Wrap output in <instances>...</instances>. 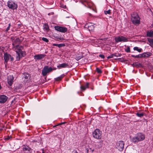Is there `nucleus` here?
<instances>
[{"mask_svg":"<svg viewBox=\"0 0 153 153\" xmlns=\"http://www.w3.org/2000/svg\"><path fill=\"white\" fill-rule=\"evenodd\" d=\"M21 42V41L19 39L17 38L13 42L12 44L13 49L15 51L16 53V59L17 61H19L21 58L26 55L25 52L22 51L23 49V47L19 45Z\"/></svg>","mask_w":153,"mask_h":153,"instance_id":"obj_1","label":"nucleus"},{"mask_svg":"<svg viewBox=\"0 0 153 153\" xmlns=\"http://www.w3.org/2000/svg\"><path fill=\"white\" fill-rule=\"evenodd\" d=\"M68 54L72 58H75L78 61L83 57V56L81 54H76L74 52L73 48L72 46L68 44Z\"/></svg>","mask_w":153,"mask_h":153,"instance_id":"obj_2","label":"nucleus"},{"mask_svg":"<svg viewBox=\"0 0 153 153\" xmlns=\"http://www.w3.org/2000/svg\"><path fill=\"white\" fill-rule=\"evenodd\" d=\"M145 138V135L141 133H139L134 137H133L131 140L132 142L134 143H136L143 140Z\"/></svg>","mask_w":153,"mask_h":153,"instance_id":"obj_3","label":"nucleus"},{"mask_svg":"<svg viewBox=\"0 0 153 153\" xmlns=\"http://www.w3.org/2000/svg\"><path fill=\"white\" fill-rule=\"evenodd\" d=\"M131 21L135 25H138L140 23V18L137 13H133L131 15Z\"/></svg>","mask_w":153,"mask_h":153,"instance_id":"obj_4","label":"nucleus"},{"mask_svg":"<svg viewBox=\"0 0 153 153\" xmlns=\"http://www.w3.org/2000/svg\"><path fill=\"white\" fill-rule=\"evenodd\" d=\"M53 70L51 67L49 68L48 66H44L42 70V74L43 76H46L47 74L52 72Z\"/></svg>","mask_w":153,"mask_h":153,"instance_id":"obj_5","label":"nucleus"},{"mask_svg":"<svg viewBox=\"0 0 153 153\" xmlns=\"http://www.w3.org/2000/svg\"><path fill=\"white\" fill-rule=\"evenodd\" d=\"M92 135L95 138L100 139L101 137V131L99 129H96L93 132Z\"/></svg>","mask_w":153,"mask_h":153,"instance_id":"obj_6","label":"nucleus"},{"mask_svg":"<svg viewBox=\"0 0 153 153\" xmlns=\"http://www.w3.org/2000/svg\"><path fill=\"white\" fill-rule=\"evenodd\" d=\"M124 143L123 141L120 140L117 142L115 145V147L120 151H122L124 148Z\"/></svg>","mask_w":153,"mask_h":153,"instance_id":"obj_7","label":"nucleus"},{"mask_svg":"<svg viewBox=\"0 0 153 153\" xmlns=\"http://www.w3.org/2000/svg\"><path fill=\"white\" fill-rule=\"evenodd\" d=\"M116 42H126L128 41V39L123 36H120L115 37L114 38Z\"/></svg>","mask_w":153,"mask_h":153,"instance_id":"obj_8","label":"nucleus"},{"mask_svg":"<svg viewBox=\"0 0 153 153\" xmlns=\"http://www.w3.org/2000/svg\"><path fill=\"white\" fill-rule=\"evenodd\" d=\"M7 6L10 9H16L17 8V5L12 1H8L7 2Z\"/></svg>","mask_w":153,"mask_h":153,"instance_id":"obj_9","label":"nucleus"},{"mask_svg":"<svg viewBox=\"0 0 153 153\" xmlns=\"http://www.w3.org/2000/svg\"><path fill=\"white\" fill-rule=\"evenodd\" d=\"M54 28L55 30L62 33H64L67 30L66 28L58 26H55Z\"/></svg>","mask_w":153,"mask_h":153,"instance_id":"obj_10","label":"nucleus"},{"mask_svg":"<svg viewBox=\"0 0 153 153\" xmlns=\"http://www.w3.org/2000/svg\"><path fill=\"white\" fill-rule=\"evenodd\" d=\"M22 150L25 153H31L32 152V149L27 145L23 146Z\"/></svg>","mask_w":153,"mask_h":153,"instance_id":"obj_11","label":"nucleus"},{"mask_svg":"<svg viewBox=\"0 0 153 153\" xmlns=\"http://www.w3.org/2000/svg\"><path fill=\"white\" fill-rule=\"evenodd\" d=\"M85 27L87 28L89 31L92 30L94 28V24L92 23L89 22L85 25Z\"/></svg>","mask_w":153,"mask_h":153,"instance_id":"obj_12","label":"nucleus"},{"mask_svg":"<svg viewBox=\"0 0 153 153\" xmlns=\"http://www.w3.org/2000/svg\"><path fill=\"white\" fill-rule=\"evenodd\" d=\"M8 97L4 95H0V103L2 104L5 102L7 100Z\"/></svg>","mask_w":153,"mask_h":153,"instance_id":"obj_13","label":"nucleus"},{"mask_svg":"<svg viewBox=\"0 0 153 153\" xmlns=\"http://www.w3.org/2000/svg\"><path fill=\"white\" fill-rule=\"evenodd\" d=\"M45 55L44 54H37L34 56V59L36 61L39 60L44 58Z\"/></svg>","mask_w":153,"mask_h":153,"instance_id":"obj_14","label":"nucleus"},{"mask_svg":"<svg viewBox=\"0 0 153 153\" xmlns=\"http://www.w3.org/2000/svg\"><path fill=\"white\" fill-rule=\"evenodd\" d=\"M14 77L13 75H9L8 77V84L11 86L13 82Z\"/></svg>","mask_w":153,"mask_h":153,"instance_id":"obj_15","label":"nucleus"},{"mask_svg":"<svg viewBox=\"0 0 153 153\" xmlns=\"http://www.w3.org/2000/svg\"><path fill=\"white\" fill-rule=\"evenodd\" d=\"M151 54V53H142L140 54V58L148 57L150 56Z\"/></svg>","mask_w":153,"mask_h":153,"instance_id":"obj_16","label":"nucleus"},{"mask_svg":"<svg viewBox=\"0 0 153 153\" xmlns=\"http://www.w3.org/2000/svg\"><path fill=\"white\" fill-rule=\"evenodd\" d=\"M10 57V55L7 53H4V59L5 62H7L9 60Z\"/></svg>","mask_w":153,"mask_h":153,"instance_id":"obj_17","label":"nucleus"},{"mask_svg":"<svg viewBox=\"0 0 153 153\" xmlns=\"http://www.w3.org/2000/svg\"><path fill=\"white\" fill-rule=\"evenodd\" d=\"M89 85V83L86 82V84L85 86H81L80 88L81 91H85L86 89V88H88Z\"/></svg>","mask_w":153,"mask_h":153,"instance_id":"obj_18","label":"nucleus"},{"mask_svg":"<svg viewBox=\"0 0 153 153\" xmlns=\"http://www.w3.org/2000/svg\"><path fill=\"white\" fill-rule=\"evenodd\" d=\"M146 36L147 37H153V30L148 31L146 33Z\"/></svg>","mask_w":153,"mask_h":153,"instance_id":"obj_19","label":"nucleus"},{"mask_svg":"<svg viewBox=\"0 0 153 153\" xmlns=\"http://www.w3.org/2000/svg\"><path fill=\"white\" fill-rule=\"evenodd\" d=\"M30 75L28 74H25L24 78L25 80H26V81H28L30 79Z\"/></svg>","mask_w":153,"mask_h":153,"instance_id":"obj_20","label":"nucleus"},{"mask_svg":"<svg viewBox=\"0 0 153 153\" xmlns=\"http://www.w3.org/2000/svg\"><path fill=\"white\" fill-rule=\"evenodd\" d=\"M67 66V64L65 63H63L59 64L57 66V67L59 68H65Z\"/></svg>","mask_w":153,"mask_h":153,"instance_id":"obj_21","label":"nucleus"},{"mask_svg":"<svg viewBox=\"0 0 153 153\" xmlns=\"http://www.w3.org/2000/svg\"><path fill=\"white\" fill-rule=\"evenodd\" d=\"M44 29L46 32H48L49 30V27L48 25L47 24H45L43 25Z\"/></svg>","mask_w":153,"mask_h":153,"instance_id":"obj_22","label":"nucleus"},{"mask_svg":"<svg viewBox=\"0 0 153 153\" xmlns=\"http://www.w3.org/2000/svg\"><path fill=\"white\" fill-rule=\"evenodd\" d=\"M64 76L63 74L61 75L60 76H59L56 78H55L54 79L55 81H58L61 80L62 79Z\"/></svg>","mask_w":153,"mask_h":153,"instance_id":"obj_23","label":"nucleus"},{"mask_svg":"<svg viewBox=\"0 0 153 153\" xmlns=\"http://www.w3.org/2000/svg\"><path fill=\"white\" fill-rule=\"evenodd\" d=\"M136 114L137 117H141L143 116L144 113L137 112L136 113Z\"/></svg>","mask_w":153,"mask_h":153,"instance_id":"obj_24","label":"nucleus"},{"mask_svg":"<svg viewBox=\"0 0 153 153\" xmlns=\"http://www.w3.org/2000/svg\"><path fill=\"white\" fill-rule=\"evenodd\" d=\"M133 49L134 50L137 51L139 53L142 52V49L141 48L139 49L137 47H134Z\"/></svg>","mask_w":153,"mask_h":153,"instance_id":"obj_25","label":"nucleus"},{"mask_svg":"<svg viewBox=\"0 0 153 153\" xmlns=\"http://www.w3.org/2000/svg\"><path fill=\"white\" fill-rule=\"evenodd\" d=\"M148 40L151 45L153 46V39L148 38Z\"/></svg>","mask_w":153,"mask_h":153,"instance_id":"obj_26","label":"nucleus"},{"mask_svg":"<svg viewBox=\"0 0 153 153\" xmlns=\"http://www.w3.org/2000/svg\"><path fill=\"white\" fill-rule=\"evenodd\" d=\"M12 139V137L11 136H7L4 138V140H11Z\"/></svg>","mask_w":153,"mask_h":153,"instance_id":"obj_27","label":"nucleus"},{"mask_svg":"<svg viewBox=\"0 0 153 153\" xmlns=\"http://www.w3.org/2000/svg\"><path fill=\"white\" fill-rule=\"evenodd\" d=\"M119 61L121 62H124L126 61V60L123 58H120L118 59Z\"/></svg>","mask_w":153,"mask_h":153,"instance_id":"obj_28","label":"nucleus"},{"mask_svg":"<svg viewBox=\"0 0 153 153\" xmlns=\"http://www.w3.org/2000/svg\"><path fill=\"white\" fill-rule=\"evenodd\" d=\"M104 12L105 14L106 15L107 14H109L111 13V10H105L104 11Z\"/></svg>","mask_w":153,"mask_h":153,"instance_id":"obj_29","label":"nucleus"},{"mask_svg":"<svg viewBox=\"0 0 153 153\" xmlns=\"http://www.w3.org/2000/svg\"><path fill=\"white\" fill-rule=\"evenodd\" d=\"M96 70L97 72L99 74H101L102 73V71L99 68H96Z\"/></svg>","mask_w":153,"mask_h":153,"instance_id":"obj_30","label":"nucleus"},{"mask_svg":"<svg viewBox=\"0 0 153 153\" xmlns=\"http://www.w3.org/2000/svg\"><path fill=\"white\" fill-rule=\"evenodd\" d=\"M131 56L132 57H133L135 58H140V54L137 55H131Z\"/></svg>","mask_w":153,"mask_h":153,"instance_id":"obj_31","label":"nucleus"},{"mask_svg":"<svg viewBox=\"0 0 153 153\" xmlns=\"http://www.w3.org/2000/svg\"><path fill=\"white\" fill-rule=\"evenodd\" d=\"M10 26H11L10 24L9 23L8 24V27H7V28H6V30H5V31L6 32H7L8 31V30H10Z\"/></svg>","mask_w":153,"mask_h":153,"instance_id":"obj_32","label":"nucleus"},{"mask_svg":"<svg viewBox=\"0 0 153 153\" xmlns=\"http://www.w3.org/2000/svg\"><path fill=\"white\" fill-rule=\"evenodd\" d=\"M114 56L116 57L120 56L121 55V54H119L118 53H114Z\"/></svg>","mask_w":153,"mask_h":153,"instance_id":"obj_33","label":"nucleus"},{"mask_svg":"<svg viewBox=\"0 0 153 153\" xmlns=\"http://www.w3.org/2000/svg\"><path fill=\"white\" fill-rule=\"evenodd\" d=\"M125 51L127 53L130 52V48L129 47H127L126 49H125Z\"/></svg>","mask_w":153,"mask_h":153,"instance_id":"obj_34","label":"nucleus"},{"mask_svg":"<svg viewBox=\"0 0 153 153\" xmlns=\"http://www.w3.org/2000/svg\"><path fill=\"white\" fill-rule=\"evenodd\" d=\"M42 39L43 41L46 42H48V39L46 38L43 37L42 38Z\"/></svg>","mask_w":153,"mask_h":153,"instance_id":"obj_35","label":"nucleus"},{"mask_svg":"<svg viewBox=\"0 0 153 153\" xmlns=\"http://www.w3.org/2000/svg\"><path fill=\"white\" fill-rule=\"evenodd\" d=\"M114 54H112L111 55H110L109 56L107 57V58L109 59H110V58H113L114 57Z\"/></svg>","mask_w":153,"mask_h":153,"instance_id":"obj_36","label":"nucleus"},{"mask_svg":"<svg viewBox=\"0 0 153 153\" xmlns=\"http://www.w3.org/2000/svg\"><path fill=\"white\" fill-rule=\"evenodd\" d=\"M99 57H101L102 59H104L105 58L104 55L102 54H100L99 55Z\"/></svg>","mask_w":153,"mask_h":153,"instance_id":"obj_37","label":"nucleus"},{"mask_svg":"<svg viewBox=\"0 0 153 153\" xmlns=\"http://www.w3.org/2000/svg\"><path fill=\"white\" fill-rule=\"evenodd\" d=\"M64 45L63 44H58L57 46L59 48H60V47H62V46H63Z\"/></svg>","mask_w":153,"mask_h":153,"instance_id":"obj_38","label":"nucleus"},{"mask_svg":"<svg viewBox=\"0 0 153 153\" xmlns=\"http://www.w3.org/2000/svg\"><path fill=\"white\" fill-rule=\"evenodd\" d=\"M61 7L64 8H66V5H64L63 4H61Z\"/></svg>","mask_w":153,"mask_h":153,"instance_id":"obj_39","label":"nucleus"},{"mask_svg":"<svg viewBox=\"0 0 153 153\" xmlns=\"http://www.w3.org/2000/svg\"><path fill=\"white\" fill-rule=\"evenodd\" d=\"M10 60L11 61H13V59H14L13 57L11 56H10Z\"/></svg>","mask_w":153,"mask_h":153,"instance_id":"obj_40","label":"nucleus"},{"mask_svg":"<svg viewBox=\"0 0 153 153\" xmlns=\"http://www.w3.org/2000/svg\"><path fill=\"white\" fill-rule=\"evenodd\" d=\"M90 151H91V152H93L94 151V149H92L91 148H90L89 149Z\"/></svg>","mask_w":153,"mask_h":153,"instance_id":"obj_41","label":"nucleus"},{"mask_svg":"<svg viewBox=\"0 0 153 153\" xmlns=\"http://www.w3.org/2000/svg\"><path fill=\"white\" fill-rule=\"evenodd\" d=\"M69 35H70V37L69 38V39H71L73 38V36L72 34H69Z\"/></svg>","mask_w":153,"mask_h":153,"instance_id":"obj_42","label":"nucleus"},{"mask_svg":"<svg viewBox=\"0 0 153 153\" xmlns=\"http://www.w3.org/2000/svg\"><path fill=\"white\" fill-rule=\"evenodd\" d=\"M66 123V122H62V123H59V125H62L63 124H64Z\"/></svg>","mask_w":153,"mask_h":153,"instance_id":"obj_43","label":"nucleus"},{"mask_svg":"<svg viewBox=\"0 0 153 153\" xmlns=\"http://www.w3.org/2000/svg\"><path fill=\"white\" fill-rule=\"evenodd\" d=\"M57 45L58 44H53V45L54 46H57Z\"/></svg>","mask_w":153,"mask_h":153,"instance_id":"obj_44","label":"nucleus"},{"mask_svg":"<svg viewBox=\"0 0 153 153\" xmlns=\"http://www.w3.org/2000/svg\"><path fill=\"white\" fill-rule=\"evenodd\" d=\"M53 69V70H56V68H52Z\"/></svg>","mask_w":153,"mask_h":153,"instance_id":"obj_45","label":"nucleus"},{"mask_svg":"<svg viewBox=\"0 0 153 153\" xmlns=\"http://www.w3.org/2000/svg\"><path fill=\"white\" fill-rule=\"evenodd\" d=\"M42 153H45V152L43 151V149H42Z\"/></svg>","mask_w":153,"mask_h":153,"instance_id":"obj_46","label":"nucleus"},{"mask_svg":"<svg viewBox=\"0 0 153 153\" xmlns=\"http://www.w3.org/2000/svg\"><path fill=\"white\" fill-rule=\"evenodd\" d=\"M132 65L133 66H134V64L133 63V64H132Z\"/></svg>","mask_w":153,"mask_h":153,"instance_id":"obj_47","label":"nucleus"},{"mask_svg":"<svg viewBox=\"0 0 153 153\" xmlns=\"http://www.w3.org/2000/svg\"><path fill=\"white\" fill-rule=\"evenodd\" d=\"M48 15H50V13H49L48 14Z\"/></svg>","mask_w":153,"mask_h":153,"instance_id":"obj_48","label":"nucleus"},{"mask_svg":"<svg viewBox=\"0 0 153 153\" xmlns=\"http://www.w3.org/2000/svg\"><path fill=\"white\" fill-rule=\"evenodd\" d=\"M72 19L73 20V21H74V19L73 18H72Z\"/></svg>","mask_w":153,"mask_h":153,"instance_id":"obj_49","label":"nucleus"},{"mask_svg":"<svg viewBox=\"0 0 153 153\" xmlns=\"http://www.w3.org/2000/svg\"><path fill=\"white\" fill-rule=\"evenodd\" d=\"M64 127V126H62V127Z\"/></svg>","mask_w":153,"mask_h":153,"instance_id":"obj_50","label":"nucleus"},{"mask_svg":"<svg viewBox=\"0 0 153 153\" xmlns=\"http://www.w3.org/2000/svg\"><path fill=\"white\" fill-rule=\"evenodd\" d=\"M54 126V127H55V126Z\"/></svg>","mask_w":153,"mask_h":153,"instance_id":"obj_51","label":"nucleus"}]
</instances>
